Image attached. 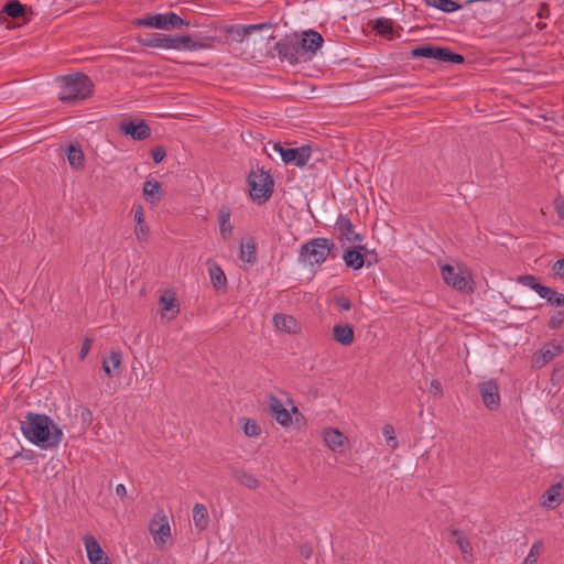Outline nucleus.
I'll return each mask as SVG.
<instances>
[{"label": "nucleus", "mask_w": 564, "mask_h": 564, "mask_svg": "<svg viewBox=\"0 0 564 564\" xmlns=\"http://www.w3.org/2000/svg\"><path fill=\"white\" fill-rule=\"evenodd\" d=\"M20 564H36L34 561H32L31 558H24V560H21Z\"/></svg>", "instance_id": "69168bd1"}, {"label": "nucleus", "mask_w": 564, "mask_h": 564, "mask_svg": "<svg viewBox=\"0 0 564 564\" xmlns=\"http://www.w3.org/2000/svg\"><path fill=\"white\" fill-rule=\"evenodd\" d=\"M119 130L123 135L137 141H143L151 135V128L144 120H123L120 123Z\"/></svg>", "instance_id": "9d476101"}, {"label": "nucleus", "mask_w": 564, "mask_h": 564, "mask_svg": "<svg viewBox=\"0 0 564 564\" xmlns=\"http://www.w3.org/2000/svg\"><path fill=\"white\" fill-rule=\"evenodd\" d=\"M75 412L76 416L80 419L83 430L86 431L88 427H90L94 421L91 410L87 406H79L75 409Z\"/></svg>", "instance_id": "58836bf2"}, {"label": "nucleus", "mask_w": 564, "mask_h": 564, "mask_svg": "<svg viewBox=\"0 0 564 564\" xmlns=\"http://www.w3.org/2000/svg\"><path fill=\"white\" fill-rule=\"evenodd\" d=\"M563 324H564V306L551 315V317L547 322V327L552 330H556V329L561 328L563 326Z\"/></svg>", "instance_id": "79ce46f5"}, {"label": "nucleus", "mask_w": 564, "mask_h": 564, "mask_svg": "<svg viewBox=\"0 0 564 564\" xmlns=\"http://www.w3.org/2000/svg\"><path fill=\"white\" fill-rule=\"evenodd\" d=\"M367 247L358 245L347 247L343 253V260L347 268L355 271L360 270L366 264Z\"/></svg>", "instance_id": "f8f14e48"}, {"label": "nucleus", "mask_w": 564, "mask_h": 564, "mask_svg": "<svg viewBox=\"0 0 564 564\" xmlns=\"http://www.w3.org/2000/svg\"><path fill=\"white\" fill-rule=\"evenodd\" d=\"M30 11L31 9L26 4L20 2L19 0H9L3 4L0 11V19H2L3 15H6L14 20H21L23 23H26L30 21Z\"/></svg>", "instance_id": "dca6fc26"}, {"label": "nucleus", "mask_w": 564, "mask_h": 564, "mask_svg": "<svg viewBox=\"0 0 564 564\" xmlns=\"http://www.w3.org/2000/svg\"><path fill=\"white\" fill-rule=\"evenodd\" d=\"M232 477L237 480V482L247 487L248 489H256L259 487V480L256 478V476L243 469L234 468Z\"/></svg>", "instance_id": "7c9ffc66"}, {"label": "nucleus", "mask_w": 564, "mask_h": 564, "mask_svg": "<svg viewBox=\"0 0 564 564\" xmlns=\"http://www.w3.org/2000/svg\"><path fill=\"white\" fill-rule=\"evenodd\" d=\"M546 501L543 502L547 508L554 509L564 501V486L561 482L552 485L544 495Z\"/></svg>", "instance_id": "5701e85b"}, {"label": "nucleus", "mask_w": 564, "mask_h": 564, "mask_svg": "<svg viewBox=\"0 0 564 564\" xmlns=\"http://www.w3.org/2000/svg\"><path fill=\"white\" fill-rule=\"evenodd\" d=\"M452 534L458 536L457 540H456V544L458 545V547L462 551V553L463 554H467V553L470 554L473 547H471V544H470L469 540L464 538V536H460V531H458V530H453Z\"/></svg>", "instance_id": "de8ad7c7"}, {"label": "nucleus", "mask_w": 564, "mask_h": 564, "mask_svg": "<svg viewBox=\"0 0 564 564\" xmlns=\"http://www.w3.org/2000/svg\"><path fill=\"white\" fill-rule=\"evenodd\" d=\"M274 51L281 61H288L290 64H296L304 61L300 50V42L296 37L285 35L274 45Z\"/></svg>", "instance_id": "0eeeda50"}, {"label": "nucleus", "mask_w": 564, "mask_h": 564, "mask_svg": "<svg viewBox=\"0 0 564 564\" xmlns=\"http://www.w3.org/2000/svg\"><path fill=\"white\" fill-rule=\"evenodd\" d=\"M335 304L344 311H349L351 308V302L346 296L336 297Z\"/></svg>", "instance_id": "864d4df0"}, {"label": "nucleus", "mask_w": 564, "mask_h": 564, "mask_svg": "<svg viewBox=\"0 0 564 564\" xmlns=\"http://www.w3.org/2000/svg\"><path fill=\"white\" fill-rule=\"evenodd\" d=\"M193 521L199 531H204L209 523L208 510L205 505L196 503L193 508Z\"/></svg>", "instance_id": "cd10ccee"}, {"label": "nucleus", "mask_w": 564, "mask_h": 564, "mask_svg": "<svg viewBox=\"0 0 564 564\" xmlns=\"http://www.w3.org/2000/svg\"><path fill=\"white\" fill-rule=\"evenodd\" d=\"M553 271L557 276L564 278V258L553 264Z\"/></svg>", "instance_id": "4d7b16f0"}, {"label": "nucleus", "mask_w": 564, "mask_h": 564, "mask_svg": "<svg viewBox=\"0 0 564 564\" xmlns=\"http://www.w3.org/2000/svg\"><path fill=\"white\" fill-rule=\"evenodd\" d=\"M132 23L137 26L153 28L165 31L181 30L184 26H189V21L184 20L173 11L147 14L143 18L134 19Z\"/></svg>", "instance_id": "20e7f679"}, {"label": "nucleus", "mask_w": 564, "mask_h": 564, "mask_svg": "<svg viewBox=\"0 0 564 564\" xmlns=\"http://www.w3.org/2000/svg\"><path fill=\"white\" fill-rule=\"evenodd\" d=\"M478 391L481 397L484 405L490 410L496 411L500 406L499 386L495 379L481 381L478 383Z\"/></svg>", "instance_id": "6e6552de"}, {"label": "nucleus", "mask_w": 564, "mask_h": 564, "mask_svg": "<svg viewBox=\"0 0 564 564\" xmlns=\"http://www.w3.org/2000/svg\"><path fill=\"white\" fill-rule=\"evenodd\" d=\"M33 456H34V454H33V452H32V451H28V452L25 453V455H23V457H24L25 459H29V460L33 459Z\"/></svg>", "instance_id": "0e129e2a"}, {"label": "nucleus", "mask_w": 564, "mask_h": 564, "mask_svg": "<svg viewBox=\"0 0 564 564\" xmlns=\"http://www.w3.org/2000/svg\"><path fill=\"white\" fill-rule=\"evenodd\" d=\"M116 494H117V496H119L120 498L123 499L127 496V489H126L124 485L119 484L116 487Z\"/></svg>", "instance_id": "052dcab7"}, {"label": "nucleus", "mask_w": 564, "mask_h": 564, "mask_svg": "<svg viewBox=\"0 0 564 564\" xmlns=\"http://www.w3.org/2000/svg\"><path fill=\"white\" fill-rule=\"evenodd\" d=\"M84 544L87 552V557L91 564H111L108 555L101 549L98 541L93 535H86Z\"/></svg>", "instance_id": "f3484780"}, {"label": "nucleus", "mask_w": 564, "mask_h": 564, "mask_svg": "<svg viewBox=\"0 0 564 564\" xmlns=\"http://www.w3.org/2000/svg\"><path fill=\"white\" fill-rule=\"evenodd\" d=\"M59 100L63 102H74L83 100L93 94L94 83L84 73H74L61 77Z\"/></svg>", "instance_id": "f03ea898"}, {"label": "nucleus", "mask_w": 564, "mask_h": 564, "mask_svg": "<svg viewBox=\"0 0 564 564\" xmlns=\"http://www.w3.org/2000/svg\"><path fill=\"white\" fill-rule=\"evenodd\" d=\"M300 554L304 557V558H310L313 554V547L311 544L308 543H304L300 546Z\"/></svg>", "instance_id": "13d9d810"}, {"label": "nucleus", "mask_w": 564, "mask_h": 564, "mask_svg": "<svg viewBox=\"0 0 564 564\" xmlns=\"http://www.w3.org/2000/svg\"><path fill=\"white\" fill-rule=\"evenodd\" d=\"M383 436L386 438V443L392 449L398 447V440L395 437L394 427L391 424H386L382 429Z\"/></svg>", "instance_id": "37998d69"}, {"label": "nucleus", "mask_w": 564, "mask_h": 564, "mask_svg": "<svg viewBox=\"0 0 564 564\" xmlns=\"http://www.w3.org/2000/svg\"><path fill=\"white\" fill-rule=\"evenodd\" d=\"M333 339L343 346L351 345L355 339L354 327L347 323L336 324L333 327Z\"/></svg>", "instance_id": "aec40b11"}, {"label": "nucleus", "mask_w": 564, "mask_h": 564, "mask_svg": "<svg viewBox=\"0 0 564 564\" xmlns=\"http://www.w3.org/2000/svg\"><path fill=\"white\" fill-rule=\"evenodd\" d=\"M225 32L231 41L237 43H241L249 35L248 29L243 24L229 25L225 29Z\"/></svg>", "instance_id": "f704fd0d"}, {"label": "nucleus", "mask_w": 564, "mask_h": 564, "mask_svg": "<svg viewBox=\"0 0 564 564\" xmlns=\"http://www.w3.org/2000/svg\"><path fill=\"white\" fill-rule=\"evenodd\" d=\"M432 59L449 64H463L465 62V57L462 54L436 44L433 46Z\"/></svg>", "instance_id": "6ab92c4d"}, {"label": "nucleus", "mask_w": 564, "mask_h": 564, "mask_svg": "<svg viewBox=\"0 0 564 564\" xmlns=\"http://www.w3.org/2000/svg\"><path fill=\"white\" fill-rule=\"evenodd\" d=\"M151 533L155 536L159 534L161 538L164 535H170V525L167 523L165 524H151L150 525Z\"/></svg>", "instance_id": "09e8293b"}, {"label": "nucleus", "mask_w": 564, "mask_h": 564, "mask_svg": "<svg viewBox=\"0 0 564 564\" xmlns=\"http://www.w3.org/2000/svg\"><path fill=\"white\" fill-rule=\"evenodd\" d=\"M160 304L162 316H165L167 312L173 311L175 307H177L176 299L174 297V295H162L160 297Z\"/></svg>", "instance_id": "a18cd8bd"}, {"label": "nucleus", "mask_w": 564, "mask_h": 564, "mask_svg": "<svg viewBox=\"0 0 564 564\" xmlns=\"http://www.w3.org/2000/svg\"><path fill=\"white\" fill-rule=\"evenodd\" d=\"M335 230L339 232L338 240L340 242L361 243L365 236L355 231V226L347 215L339 214L335 223Z\"/></svg>", "instance_id": "1a4fd4ad"}, {"label": "nucleus", "mask_w": 564, "mask_h": 564, "mask_svg": "<svg viewBox=\"0 0 564 564\" xmlns=\"http://www.w3.org/2000/svg\"><path fill=\"white\" fill-rule=\"evenodd\" d=\"M195 44H199L202 46L198 50H208L214 47V43L216 41L215 36L202 35L200 33H194Z\"/></svg>", "instance_id": "49530a36"}, {"label": "nucleus", "mask_w": 564, "mask_h": 564, "mask_svg": "<svg viewBox=\"0 0 564 564\" xmlns=\"http://www.w3.org/2000/svg\"><path fill=\"white\" fill-rule=\"evenodd\" d=\"M273 322L278 329L289 334H295L299 329L296 319L291 315L275 314L273 316Z\"/></svg>", "instance_id": "393cba45"}, {"label": "nucleus", "mask_w": 564, "mask_h": 564, "mask_svg": "<svg viewBox=\"0 0 564 564\" xmlns=\"http://www.w3.org/2000/svg\"><path fill=\"white\" fill-rule=\"evenodd\" d=\"M539 295L545 299L547 304L564 307V294L553 290L550 286L543 285L540 288Z\"/></svg>", "instance_id": "c85d7f7f"}, {"label": "nucleus", "mask_w": 564, "mask_h": 564, "mask_svg": "<svg viewBox=\"0 0 564 564\" xmlns=\"http://www.w3.org/2000/svg\"><path fill=\"white\" fill-rule=\"evenodd\" d=\"M430 391H431V393H433L434 395H442V393H443V388H442L441 382H440L437 379H433V380L431 381V384H430Z\"/></svg>", "instance_id": "6e6d98bb"}, {"label": "nucleus", "mask_w": 564, "mask_h": 564, "mask_svg": "<svg viewBox=\"0 0 564 564\" xmlns=\"http://www.w3.org/2000/svg\"><path fill=\"white\" fill-rule=\"evenodd\" d=\"M335 248L333 240L327 238H314L301 247L299 260L308 261L311 264H322Z\"/></svg>", "instance_id": "39448f33"}, {"label": "nucleus", "mask_w": 564, "mask_h": 564, "mask_svg": "<svg viewBox=\"0 0 564 564\" xmlns=\"http://www.w3.org/2000/svg\"><path fill=\"white\" fill-rule=\"evenodd\" d=\"M564 351V346H562L556 340H551L546 343L540 351L533 355V365L538 368L544 367L546 364L552 361L556 356L561 355Z\"/></svg>", "instance_id": "ddd939ff"}, {"label": "nucleus", "mask_w": 564, "mask_h": 564, "mask_svg": "<svg viewBox=\"0 0 564 564\" xmlns=\"http://www.w3.org/2000/svg\"><path fill=\"white\" fill-rule=\"evenodd\" d=\"M161 184L156 180H148L143 184V195L148 200L152 203H158L161 200Z\"/></svg>", "instance_id": "2f4dec72"}, {"label": "nucleus", "mask_w": 564, "mask_h": 564, "mask_svg": "<svg viewBox=\"0 0 564 564\" xmlns=\"http://www.w3.org/2000/svg\"><path fill=\"white\" fill-rule=\"evenodd\" d=\"M208 272L210 276V281L213 283V286L215 290H225L227 286V278L220 268L216 262H209L208 263Z\"/></svg>", "instance_id": "a878e982"}, {"label": "nucleus", "mask_w": 564, "mask_h": 564, "mask_svg": "<svg viewBox=\"0 0 564 564\" xmlns=\"http://www.w3.org/2000/svg\"><path fill=\"white\" fill-rule=\"evenodd\" d=\"M312 154V149L310 145H302L299 148H288L283 151L282 161L289 165L293 164L299 167H303L307 164Z\"/></svg>", "instance_id": "2eb2a0df"}, {"label": "nucleus", "mask_w": 564, "mask_h": 564, "mask_svg": "<svg viewBox=\"0 0 564 564\" xmlns=\"http://www.w3.org/2000/svg\"><path fill=\"white\" fill-rule=\"evenodd\" d=\"M138 42L147 47H164L174 50L175 35L163 33H145L138 36Z\"/></svg>", "instance_id": "4468645a"}, {"label": "nucleus", "mask_w": 564, "mask_h": 564, "mask_svg": "<svg viewBox=\"0 0 564 564\" xmlns=\"http://www.w3.org/2000/svg\"><path fill=\"white\" fill-rule=\"evenodd\" d=\"M299 42L302 56L304 57V61H306L310 57V54H315L316 51L322 47L324 39L317 31L307 30L302 32L301 40H299Z\"/></svg>", "instance_id": "9b49d317"}, {"label": "nucleus", "mask_w": 564, "mask_h": 564, "mask_svg": "<svg viewBox=\"0 0 564 564\" xmlns=\"http://www.w3.org/2000/svg\"><path fill=\"white\" fill-rule=\"evenodd\" d=\"M230 213L229 210H220L218 215L220 235L224 239H227L231 236L232 227L230 225Z\"/></svg>", "instance_id": "c9c22d12"}, {"label": "nucleus", "mask_w": 564, "mask_h": 564, "mask_svg": "<svg viewBox=\"0 0 564 564\" xmlns=\"http://www.w3.org/2000/svg\"><path fill=\"white\" fill-rule=\"evenodd\" d=\"M325 444L334 452H343L346 437L336 429L327 427L323 432Z\"/></svg>", "instance_id": "4be33fe9"}, {"label": "nucleus", "mask_w": 564, "mask_h": 564, "mask_svg": "<svg viewBox=\"0 0 564 564\" xmlns=\"http://www.w3.org/2000/svg\"><path fill=\"white\" fill-rule=\"evenodd\" d=\"M542 549V541L534 542L522 564H536L538 556L540 555Z\"/></svg>", "instance_id": "c03bdc74"}, {"label": "nucleus", "mask_w": 564, "mask_h": 564, "mask_svg": "<svg viewBox=\"0 0 564 564\" xmlns=\"http://www.w3.org/2000/svg\"><path fill=\"white\" fill-rule=\"evenodd\" d=\"M241 423L242 431L247 436L256 437L260 435L261 427L254 420L242 417Z\"/></svg>", "instance_id": "4c0bfd02"}, {"label": "nucleus", "mask_w": 564, "mask_h": 564, "mask_svg": "<svg viewBox=\"0 0 564 564\" xmlns=\"http://www.w3.org/2000/svg\"><path fill=\"white\" fill-rule=\"evenodd\" d=\"M93 341L94 340L91 338H85L83 340V344H82V347H80V351H79V359L80 360H84L86 358V356L88 355L89 350L91 349Z\"/></svg>", "instance_id": "603ef678"}, {"label": "nucleus", "mask_w": 564, "mask_h": 564, "mask_svg": "<svg viewBox=\"0 0 564 564\" xmlns=\"http://www.w3.org/2000/svg\"><path fill=\"white\" fill-rule=\"evenodd\" d=\"M66 155L73 169L79 170L84 167L85 155L79 144H69L66 150Z\"/></svg>", "instance_id": "bb28decb"}, {"label": "nucleus", "mask_w": 564, "mask_h": 564, "mask_svg": "<svg viewBox=\"0 0 564 564\" xmlns=\"http://www.w3.org/2000/svg\"><path fill=\"white\" fill-rule=\"evenodd\" d=\"M474 2H481V0H464V4H471Z\"/></svg>", "instance_id": "338daca9"}, {"label": "nucleus", "mask_w": 564, "mask_h": 564, "mask_svg": "<svg viewBox=\"0 0 564 564\" xmlns=\"http://www.w3.org/2000/svg\"><path fill=\"white\" fill-rule=\"evenodd\" d=\"M365 253H366V265L367 267H371L379 261L378 254L375 250H369L367 248V252H365Z\"/></svg>", "instance_id": "5fc2aeb1"}, {"label": "nucleus", "mask_w": 564, "mask_h": 564, "mask_svg": "<svg viewBox=\"0 0 564 564\" xmlns=\"http://www.w3.org/2000/svg\"><path fill=\"white\" fill-rule=\"evenodd\" d=\"M556 212L558 214V217L564 220V202L557 206Z\"/></svg>", "instance_id": "e2e57ef3"}, {"label": "nucleus", "mask_w": 564, "mask_h": 564, "mask_svg": "<svg viewBox=\"0 0 564 564\" xmlns=\"http://www.w3.org/2000/svg\"><path fill=\"white\" fill-rule=\"evenodd\" d=\"M256 250L257 248L253 242L247 245L241 243L239 257L243 262L253 264L257 261Z\"/></svg>", "instance_id": "e433bc0d"}, {"label": "nucleus", "mask_w": 564, "mask_h": 564, "mask_svg": "<svg viewBox=\"0 0 564 564\" xmlns=\"http://www.w3.org/2000/svg\"><path fill=\"white\" fill-rule=\"evenodd\" d=\"M151 156H152L154 163H156V164L161 163L166 156V151H165L164 147H162V145L155 147L151 151Z\"/></svg>", "instance_id": "3c124183"}, {"label": "nucleus", "mask_w": 564, "mask_h": 564, "mask_svg": "<svg viewBox=\"0 0 564 564\" xmlns=\"http://www.w3.org/2000/svg\"><path fill=\"white\" fill-rule=\"evenodd\" d=\"M122 361V355L120 351H111V354L104 358L102 370L107 376L113 378L120 373V366Z\"/></svg>", "instance_id": "b1692460"}, {"label": "nucleus", "mask_w": 564, "mask_h": 564, "mask_svg": "<svg viewBox=\"0 0 564 564\" xmlns=\"http://www.w3.org/2000/svg\"><path fill=\"white\" fill-rule=\"evenodd\" d=\"M372 29L377 34L392 39L394 35V22L388 18H378L372 23Z\"/></svg>", "instance_id": "c756f323"}, {"label": "nucleus", "mask_w": 564, "mask_h": 564, "mask_svg": "<svg viewBox=\"0 0 564 564\" xmlns=\"http://www.w3.org/2000/svg\"><path fill=\"white\" fill-rule=\"evenodd\" d=\"M433 46H434V44H431V43L419 45V46L412 48L411 56L413 58L424 57V58L432 59Z\"/></svg>", "instance_id": "a19ab883"}, {"label": "nucleus", "mask_w": 564, "mask_h": 564, "mask_svg": "<svg viewBox=\"0 0 564 564\" xmlns=\"http://www.w3.org/2000/svg\"><path fill=\"white\" fill-rule=\"evenodd\" d=\"M23 436L41 449H55L63 440V431L44 413L28 412L21 421Z\"/></svg>", "instance_id": "f257e3e1"}, {"label": "nucleus", "mask_w": 564, "mask_h": 564, "mask_svg": "<svg viewBox=\"0 0 564 564\" xmlns=\"http://www.w3.org/2000/svg\"><path fill=\"white\" fill-rule=\"evenodd\" d=\"M545 26H546V24H545V23H538V24H536V28H538L539 30H543Z\"/></svg>", "instance_id": "774afa93"}, {"label": "nucleus", "mask_w": 564, "mask_h": 564, "mask_svg": "<svg viewBox=\"0 0 564 564\" xmlns=\"http://www.w3.org/2000/svg\"><path fill=\"white\" fill-rule=\"evenodd\" d=\"M251 199L261 205L267 203L274 192V178L270 172L257 166L247 176Z\"/></svg>", "instance_id": "7ed1b4c3"}, {"label": "nucleus", "mask_w": 564, "mask_h": 564, "mask_svg": "<svg viewBox=\"0 0 564 564\" xmlns=\"http://www.w3.org/2000/svg\"><path fill=\"white\" fill-rule=\"evenodd\" d=\"M270 414L282 426H289L292 423L290 412L284 408L281 400L273 395H269Z\"/></svg>", "instance_id": "a211bd4d"}, {"label": "nucleus", "mask_w": 564, "mask_h": 564, "mask_svg": "<svg viewBox=\"0 0 564 564\" xmlns=\"http://www.w3.org/2000/svg\"><path fill=\"white\" fill-rule=\"evenodd\" d=\"M133 213H134V234L139 241H147L149 237V226L145 223L144 219V210L141 204H137L133 206Z\"/></svg>", "instance_id": "412c9836"}, {"label": "nucleus", "mask_w": 564, "mask_h": 564, "mask_svg": "<svg viewBox=\"0 0 564 564\" xmlns=\"http://www.w3.org/2000/svg\"><path fill=\"white\" fill-rule=\"evenodd\" d=\"M274 26H276V23H273L271 21H268V22H263V23H258V24H249V25H246V28L248 29V33L249 35L256 31H262V30H268V29H273Z\"/></svg>", "instance_id": "8fccbe9b"}, {"label": "nucleus", "mask_w": 564, "mask_h": 564, "mask_svg": "<svg viewBox=\"0 0 564 564\" xmlns=\"http://www.w3.org/2000/svg\"><path fill=\"white\" fill-rule=\"evenodd\" d=\"M175 44L174 50H185V51H198L199 44H195V36L193 34H181L175 35Z\"/></svg>", "instance_id": "72a5a7b5"}, {"label": "nucleus", "mask_w": 564, "mask_h": 564, "mask_svg": "<svg viewBox=\"0 0 564 564\" xmlns=\"http://www.w3.org/2000/svg\"><path fill=\"white\" fill-rule=\"evenodd\" d=\"M441 271H442L443 280L448 285H451L452 288H454L455 290H457L462 293H466V294L474 293V291H475L474 285H473L474 282H473L471 274L469 272H465L462 269L456 271L455 268L451 264L443 265Z\"/></svg>", "instance_id": "423d86ee"}, {"label": "nucleus", "mask_w": 564, "mask_h": 564, "mask_svg": "<svg viewBox=\"0 0 564 564\" xmlns=\"http://www.w3.org/2000/svg\"><path fill=\"white\" fill-rule=\"evenodd\" d=\"M286 149L288 148H284L281 143L273 144V150L281 155V159H283V151H285Z\"/></svg>", "instance_id": "680f3d73"}, {"label": "nucleus", "mask_w": 564, "mask_h": 564, "mask_svg": "<svg viewBox=\"0 0 564 564\" xmlns=\"http://www.w3.org/2000/svg\"><path fill=\"white\" fill-rule=\"evenodd\" d=\"M517 280L519 283L532 289L538 294H539L540 288L543 286V284H541V282H540V280L536 276L531 275V274L519 275Z\"/></svg>", "instance_id": "ea45409f"}, {"label": "nucleus", "mask_w": 564, "mask_h": 564, "mask_svg": "<svg viewBox=\"0 0 564 564\" xmlns=\"http://www.w3.org/2000/svg\"><path fill=\"white\" fill-rule=\"evenodd\" d=\"M426 6L438 9L444 13H452L463 8V4L455 0H423Z\"/></svg>", "instance_id": "473e14b6"}, {"label": "nucleus", "mask_w": 564, "mask_h": 564, "mask_svg": "<svg viewBox=\"0 0 564 564\" xmlns=\"http://www.w3.org/2000/svg\"><path fill=\"white\" fill-rule=\"evenodd\" d=\"M549 15H550V7L546 2H542L540 4L539 11H538V17L540 19H547Z\"/></svg>", "instance_id": "bf43d9fd"}]
</instances>
